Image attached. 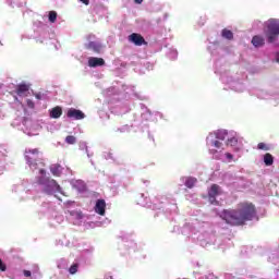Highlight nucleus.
<instances>
[{"label": "nucleus", "instance_id": "f3484780", "mask_svg": "<svg viewBox=\"0 0 279 279\" xmlns=\"http://www.w3.org/2000/svg\"><path fill=\"white\" fill-rule=\"evenodd\" d=\"M197 182V179H195V178H189V179H186V181H185V186L187 187V189H193V186H195V183Z\"/></svg>", "mask_w": 279, "mask_h": 279}, {"label": "nucleus", "instance_id": "423d86ee", "mask_svg": "<svg viewBox=\"0 0 279 279\" xmlns=\"http://www.w3.org/2000/svg\"><path fill=\"white\" fill-rule=\"evenodd\" d=\"M66 117L69 119H75V121H82V119H86V114L82 112V110L75 108H70L66 112Z\"/></svg>", "mask_w": 279, "mask_h": 279}, {"label": "nucleus", "instance_id": "aec40b11", "mask_svg": "<svg viewBox=\"0 0 279 279\" xmlns=\"http://www.w3.org/2000/svg\"><path fill=\"white\" fill-rule=\"evenodd\" d=\"M65 143L68 145H75V143H77V138L75 136H73V135H68L65 137Z\"/></svg>", "mask_w": 279, "mask_h": 279}, {"label": "nucleus", "instance_id": "5701e85b", "mask_svg": "<svg viewBox=\"0 0 279 279\" xmlns=\"http://www.w3.org/2000/svg\"><path fill=\"white\" fill-rule=\"evenodd\" d=\"M257 149H262L263 151H269V146L262 142L257 145Z\"/></svg>", "mask_w": 279, "mask_h": 279}, {"label": "nucleus", "instance_id": "473e14b6", "mask_svg": "<svg viewBox=\"0 0 279 279\" xmlns=\"http://www.w3.org/2000/svg\"><path fill=\"white\" fill-rule=\"evenodd\" d=\"M106 279H112V277H111V276H109V277H107Z\"/></svg>", "mask_w": 279, "mask_h": 279}, {"label": "nucleus", "instance_id": "bb28decb", "mask_svg": "<svg viewBox=\"0 0 279 279\" xmlns=\"http://www.w3.org/2000/svg\"><path fill=\"white\" fill-rule=\"evenodd\" d=\"M24 276H25L26 278L32 277V271H29V270H24Z\"/></svg>", "mask_w": 279, "mask_h": 279}, {"label": "nucleus", "instance_id": "f257e3e1", "mask_svg": "<svg viewBox=\"0 0 279 279\" xmlns=\"http://www.w3.org/2000/svg\"><path fill=\"white\" fill-rule=\"evenodd\" d=\"M256 217V205L250 202H241L235 209H223L220 219L228 226H245L247 221H253Z\"/></svg>", "mask_w": 279, "mask_h": 279}, {"label": "nucleus", "instance_id": "b1692460", "mask_svg": "<svg viewBox=\"0 0 279 279\" xmlns=\"http://www.w3.org/2000/svg\"><path fill=\"white\" fill-rule=\"evenodd\" d=\"M211 145H213V147H216V149H221V142H219V141H214V142H211Z\"/></svg>", "mask_w": 279, "mask_h": 279}, {"label": "nucleus", "instance_id": "9d476101", "mask_svg": "<svg viewBox=\"0 0 279 279\" xmlns=\"http://www.w3.org/2000/svg\"><path fill=\"white\" fill-rule=\"evenodd\" d=\"M106 61L102 58L92 57L88 59V66L95 69L97 66H104Z\"/></svg>", "mask_w": 279, "mask_h": 279}, {"label": "nucleus", "instance_id": "7c9ffc66", "mask_svg": "<svg viewBox=\"0 0 279 279\" xmlns=\"http://www.w3.org/2000/svg\"><path fill=\"white\" fill-rule=\"evenodd\" d=\"M35 97H36V99H43V97L40 96V94H36Z\"/></svg>", "mask_w": 279, "mask_h": 279}, {"label": "nucleus", "instance_id": "dca6fc26", "mask_svg": "<svg viewBox=\"0 0 279 279\" xmlns=\"http://www.w3.org/2000/svg\"><path fill=\"white\" fill-rule=\"evenodd\" d=\"M50 171L52 173V175H60V165L59 163H54L50 167Z\"/></svg>", "mask_w": 279, "mask_h": 279}, {"label": "nucleus", "instance_id": "20e7f679", "mask_svg": "<svg viewBox=\"0 0 279 279\" xmlns=\"http://www.w3.org/2000/svg\"><path fill=\"white\" fill-rule=\"evenodd\" d=\"M265 35L268 43H275L276 38L279 36V20L270 19L267 22Z\"/></svg>", "mask_w": 279, "mask_h": 279}, {"label": "nucleus", "instance_id": "c756f323", "mask_svg": "<svg viewBox=\"0 0 279 279\" xmlns=\"http://www.w3.org/2000/svg\"><path fill=\"white\" fill-rule=\"evenodd\" d=\"M39 173H40L41 175H46L47 171H46L45 169H40V170H39Z\"/></svg>", "mask_w": 279, "mask_h": 279}, {"label": "nucleus", "instance_id": "2eb2a0df", "mask_svg": "<svg viewBox=\"0 0 279 279\" xmlns=\"http://www.w3.org/2000/svg\"><path fill=\"white\" fill-rule=\"evenodd\" d=\"M264 163L266 167H271L274 165V156L269 153L264 155Z\"/></svg>", "mask_w": 279, "mask_h": 279}, {"label": "nucleus", "instance_id": "cd10ccee", "mask_svg": "<svg viewBox=\"0 0 279 279\" xmlns=\"http://www.w3.org/2000/svg\"><path fill=\"white\" fill-rule=\"evenodd\" d=\"M82 3H84V5H88L90 3L89 0H80Z\"/></svg>", "mask_w": 279, "mask_h": 279}, {"label": "nucleus", "instance_id": "c85d7f7f", "mask_svg": "<svg viewBox=\"0 0 279 279\" xmlns=\"http://www.w3.org/2000/svg\"><path fill=\"white\" fill-rule=\"evenodd\" d=\"M226 157H227L229 160H232V158H233L232 154H230V153H227V154H226Z\"/></svg>", "mask_w": 279, "mask_h": 279}, {"label": "nucleus", "instance_id": "a211bd4d", "mask_svg": "<svg viewBox=\"0 0 279 279\" xmlns=\"http://www.w3.org/2000/svg\"><path fill=\"white\" fill-rule=\"evenodd\" d=\"M48 20L50 23H56V21H58V13L56 11H50Z\"/></svg>", "mask_w": 279, "mask_h": 279}, {"label": "nucleus", "instance_id": "9b49d317", "mask_svg": "<svg viewBox=\"0 0 279 279\" xmlns=\"http://www.w3.org/2000/svg\"><path fill=\"white\" fill-rule=\"evenodd\" d=\"M87 49L95 51V53H99L101 51V45L97 41H89L87 44Z\"/></svg>", "mask_w": 279, "mask_h": 279}, {"label": "nucleus", "instance_id": "2f4dec72", "mask_svg": "<svg viewBox=\"0 0 279 279\" xmlns=\"http://www.w3.org/2000/svg\"><path fill=\"white\" fill-rule=\"evenodd\" d=\"M134 1H135V3H137V4L143 3V0H134Z\"/></svg>", "mask_w": 279, "mask_h": 279}, {"label": "nucleus", "instance_id": "6ab92c4d", "mask_svg": "<svg viewBox=\"0 0 279 279\" xmlns=\"http://www.w3.org/2000/svg\"><path fill=\"white\" fill-rule=\"evenodd\" d=\"M226 136H228L227 131H218L216 133V138H218V141H226Z\"/></svg>", "mask_w": 279, "mask_h": 279}, {"label": "nucleus", "instance_id": "ddd939ff", "mask_svg": "<svg viewBox=\"0 0 279 279\" xmlns=\"http://www.w3.org/2000/svg\"><path fill=\"white\" fill-rule=\"evenodd\" d=\"M51 119H60L62 117V108L61 107H54L52 108L50 112Z\"/></svg>", "mask_w": 279, "mask_h": 279}, {"label": "nucleus", "instance_id": "72a5a7b5", "mask_svg": "<svg viewBox=\"0 0 279 279\" xmlns=\"http://www.w3.org/2000/svg\"><path fill=\"white\" fill-rule=\"evenodd\" d=\"M216 153V150H211V154H215Z\"/></svg>", "mask_w": 279, "mask_h": 279}, {"label": "nucleus", "instance_id": "0eeeda50", "mask_svg": "<svg viewBox=\"0 0 279 279\" xmlns=\"http://www.w3.org/2000/svg\"><path fill=\"white\" fill-rule=\"evenodd\" d=\"M130 43H134L136 47H143V45H147V41H145V38L138 34L133 33L129 36Z\"/></svg>", "mask_w": 279, "mask_h": 279}, {"label": "nucleus", "instance_id": "4be33fe9", "mask_svg": "<svg viewBox=\"0 0 279 279\" xmlns=\"http://www.w3.org/2000/svg\"><path fill=\"white\" fill-rule=\"evenodd\" d=\"M77 269H80V264H73L69 268V274H71L73 276V275L77 274Z\"/></svg>", "mask_w": 279, "mask_h": 279}, {"label": "nucleus", "instance_id": "f8f14e48", "mask_svg": "<svg viewBox=\"0 0 279 279\" xmlns=\"http://www.w3.org/2000/svg\"><path fill=\"white\" fill-rule=\"evenodd\" d=\"M252 45L255 47H263L265 45V38H263V36L255 35L252 38Z\"/></svg>", "mask_w": 279, "mask_h": 279}, {"label": "nucleus", "instance_id": "1a4fd4ad", "mask_svg": "<svg viewBox=\"0 0 279 279\" xmlns=\"http://www.w3.org/2000/svg\"><path fill=\"white\" fill-rule=\"evenodd\" d=\"M95 213L97 215H100L104 217L106 215V201L105 199H98L95 205Z\"/></svg>", "mask_w": 279, "mask_h": 279}, {"label": "nucleus", "instance_id": "a878e982", "mask_svg": "<svg viewBox=\"0 0 279 279\" xmlns=\"http://www.w3.org/2000/svg\"><path fill=\"white\" fill-rule=\"evenodd\" d=\"M8 269V267L5 266V264H3V260L0 258V271H5Z\"/></svg>", "mask_w": 279, "mask_h": 279}, {"label": "nucleus", "instance_id": "412c9836", "mask_svg": "<svg viewBox=\"0 0 279 279\" xmlns=\"http://www.w3.org/2000/svg\"><path fill=\"white\" fill-rule=\"evenodd\" d=\"M239 143V140L236 137H231L227 141V145H230V147H236Z\"/></svg>", "mask_w": 279, "mask_h": 279}, {"label": "nucleus", "instance_id": "4468645a", "mask_svg": "<svg viewBox=\"0 0 279 279\" xmlns=\"http://www.w3.org/2000/svg\"><path fill=\"white\" fill-rule=\"evenodd\" d=\"M222 38H226L227 40H232L234 38V33L228 28H223L221 32Z\"/></svg>", "mask_w": 279, "mask_h": 279}, {"label": "nucleus", "instance_id": "f03ea898", "mask_svg": "<svg viewBox=\"0 0 279 279\" xmlns=\"http://www.w3.org/2000/svg\"><path fill=\"white\" fill-rule=\"evenodd\" d=\"M37 183L44 186V193L46 195H54V193H62V187L60 184L53 179L40 177L37 180Z\"/></svg>", "mask_w": 279, "mask_h": 279}, {"label": "nucleus", "instance_id": "39448f33", "mask_svg": "<svg viewBox=\"0 0 279 279\" xmlns=\"http://www.w3.org/2000/svg\"><path fill=\"white\" fill-rule=\"evenodd\" d=\"M219 191H221V187L218 184H213L208 191V201L214 206H219V201H217V195L220 194Z\"/></svg>", "mask_w": 279, "mask_h": 279}, {"label": "nucleus", "instance_id": "6e6552de", "mask_svg": "<svg viewBox=\"0 0 279 279\" xmlns=\"http://www.w3.org/2000/svg\"><path fill=\"white\" fill-rule=\"evenodd\" d=\"M15 93L19 97H27V95H29V85L25 83L19 84Z\"/></svg>", "mask_w": 279, "mask_h": 279}, {"label": "nucleus", "instance_id": "7ed1b4c3", "mask_svg": "<svg viewBox=\"0 0 279 279\" xmlns=\"http://www.w3.org/2000/svg\"><path fill=\"white\" fill-rule=\"evenodd\" d=\"M25 160L31 168L37 169L38 165L45 167L43 158H40V150L38 148H28L25 150Z\"/></svg>", "mask_w": 279, "mask_h": 279}, {"label": "nucleus", "instance_id": "393cba45", "mask_svg": "<svg viewBox=\"0 0 279 279\" xmlns=\"http://www.w3.org/2000/svg\"><path fill=\"white\" fill-rule=\"evenodd\" d=\"M26 106H28L29 108L34 109L36 105L34 104V100L27 99L26 100Z\"/></svg>", "mask_w": 279, "mask_h": 279}]
</instances>
